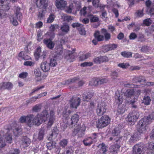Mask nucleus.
Segmentation results:
<instances>
[{"mask_svg": "<svg viewBox=\"0 0 154 154\" xmlns=\"http://www.w3.org/2000/svg\"><path fill=\"white\" fill-rule=\"evenodd\" d=\"M154 120V112H152L149 116L145 117L140 120L138 123V131L140 133H143L148 128V125L152 120Z\"/></svg>", "mask_w": 154, "mask_h": 154, "instance_id": "f257e3e1", "label": "nucleus"}, {"mask_svg": "<svg viewBox=\"0 0 154 154\" xmlns=\"http://www.w3.org/2000/svg\"><path fill=\"white\" fill-rule=\"evenodd\" d=\"M54 112L51 110L50 111V113L49 117L48 113L46 110H44L40 114H38V116H39L43 122H45L49 119V121L48 124V127H51L54 123L55 120V116Z\"/></svg>", "mask_w": 154, "mask_h": 154, "instance_id": "f03ea898", "label": "nucleus"}, {"mask_svg": "<svg viewBox=\"0 0 154 154\" xmlns=\"http://www.w3.org/2000/svg\"><path fill=\"white\" fill-rule=\"evenodd\" d=\"M110 119L107 116H102L96 122L97 127L98 128H103L107 126L110 122Z\"/></svg>", "mask_w": 154, "mask_h": 154, "instance_id": "7ed1b4c3", "label": "nucleus"}, {"mask_svg": "<svg viewBox=\"0 0 154 154\" xmlns=\"http://www.w3.org/2000/svg\"><path fill=\"white\" fill-rule=\"evenodd\" d=\"M107 109L106 104L104 102H100L98 103L96 109V112L99 116L104 114Z\"/></svg>", "mask_w": 154, "mask_h": 154, "instance_id": "20e7f679", "label": "nucleus"}, {"mask_svg": "<svg viewBox=\"0 0 154 154\" xmlns=\"http://www.w3.org/2000/svg\"><path fill=\"white\" fill-rule=\"evenodd\" d=\"M144 152V146L142 144H136L133 147V154H143Z\"/></svg>", "mask_w": 154, "mask_h": 154, "instance_id": "39448f33", "label": "nucleus"}, {"mask_svg": "<svg viewBox=\"0 0 154 154\" xmlns=\"http://www.w3.org/2000/svg\"><path fill=\"white\" fill-rule=\"evenodd\" d=\"M32 118V115H29L26 117L22 116L19 119L20 122L21 123H24L26 121L28 125L30 127L33 124V122H31V119Z\"/></svg>", "mask_w": 154, "mask_h": 154, "instance_id": "423d86ee", "label": "nucleus"}, {"mask_svg": "<svg viewBox=\"0 0 154 154\" xmlns=\"http://www.w3.org/2000/svg\"><path fill=\"white\" fill-rule=\"evenodd\" d=\"M139 113L137 111H134L129 113L128 116V121L129 122L136 121L139 117Z\"/></svg>", "mask_w": 154, "mask_h": 154, "instance_id": "0eeeda50", "label": "nucleus"}, {"mask_svg": "<svg viewBox=\"0 0 154 154\" xmlns=\"http://www.w3.org/2000/svg\"><path fill=\"white\" fill-rule=\"evenodd\" d=\"M45 129L44 128H41L39 131L37 135H34L33 141H35L37 140L39 141L42 140L45 134Z\"/></svg>", "mask_w": 154, "mask_h": 154, "instance_id": "6e6552de", "label": "nucleus"}, {"mask_svg": "<svg viewBox=\"0 0 154 154\" xmlns=\"http://www.w3.org/2000/svg\"><path fill=\"white\" fill-rule=\"evenodd\" d=\"M75 50H73L72 51L69 50L66 51L64 54L65 58L69 62H71L74 60L75 56L73 54Z\"/></svg>", "mask_w": 154, "mask_h": 154, "instance_id": "1a4fd4ad", "label": "nucleus"}, {"mask_svg": "<svg viewBox=\"0 0 154 154\" xmlns=\"http://www.w3.org/2000/svg\"><path fill=\"white\" fill-rule=\"evenodd\" d=\"M25 51H21L19 54L18 59L19 60H27L30 59V57L28 54V48L27 46L25 48Z\"/></svg>", "mask_w": 154, "mask_h": 154, "instance_id": "9d476101", "label": "nucleus"}, {"mask_svg": "<svg viewBox=\"0 0 154 154\" xmlns=\"http://www.w3.org/2000/svg\"><path fill=\"white\" fill-rule=\"evenodd\" d=\"M81 99L78 97H72L70 102V107L72 108L76 109L79 105Z\"/></svg>", "mask_w": 154, "mask_h": 154, "instance_id": "9b49d317", "label": "nucleus"}, {"mask_svg": "<svg viewBox=\"0 0 154 154\" xmlns=\"http://www.w3.org/2000/svg\"><path fill=\"white\" fill-rule=\"evenodd\" d=\"M67 5V2L64 0H56V6L58 9H64Z\"/></svg>", "mask_w": 154, "mask_h": 154, "instance_id": "f8f14e48", "label": "nucleus"}, {"mask_svg": "<svg viewBox=\"0 0 154 154\" xmlns=\"http://www.w3.org/2000/svg\"><path fill=\"white\" fill-rule=\"evenodd\" d=\"M145 151L147 153H152L154 152V143L150 142L144 146Z\"/></svg>", "mask_w": 154, "mask_h": 154, "instance_id": "ddd939ff", "label": "nucleus"}, {"mask_svg": "<svg viewBox=\"0 0 154 154\" xmlns=\"http://www.w3.org/2000/svg\"><path fill=\"white\" fill-rule=\"evenodd\" d=\"M137 128H138V131L139 134H138V132H136L135 133H134L133 134L131 135L129 141V143L130 144H132L134 143L136 141L138 140L140 134H141L142 133H140V132H139L138 131V125H137ZM145 131H146L143 133H145Z\"/></svg>", "mask_w": 154, "mask_h": 154, "instance_id": "4468645a", "label": "nucleus"}, {"mask_svg": "<svg viewBox=\"0 0 154 154\" xmlns=\"http://www.w3.org/2000/svg\"><path fill=\"white\" fill-rule=\"evenodd\" d=\"M59 26L57 24L51 25L50 27L51 32H47L46 35H48L51 38H53L54 36V34L53 32L56 29H59Z\"/></svg>", "mask_w": 154, "mask_h": 154, "instance_id": "2eb2a0df", "label": "nucleus"}, {"mask_svg": "<svg viewBox=\"0 0 154 154\" xmlns=\"http://www.w3.org/2000/svg\"><path fill=\"white\" fill-rule=\"evenodd\" d=\"M31 140L30 139L26 136L23 137L22 139L20 141L21 146H23L24 148L27 147L29 146Z\"/></svg>", "mask_w": 154, "mask_h": 154, "instance_id": "dca6fc26", "label": "nucleus"}, {"mask_svg": "<svg viewBox=\"0 0 154 154\" xmlns=\"http://www.w3.org/2000/svg\"><path fill=\"white\" fill-rule=\"evenodd\" d=\"M115 101L117 103L121 104L123 100V94H120L118 91H116L115 94Z\"/></svg>", "mask_w": 154, "mask_h": 154, "instance_id": "f3484780", "label": "nucleus"}, {"mask_svg": "<svg viewBox=\"0 0 154 154\" xmlns=\"http://www.w3.org/2000/svg\"><path fill=\"white\" fill-rule=\"evenodd\" d=\"M31 122H33V124L32 125V127L35 125L37 126L39 125L42 122V121L39 116H38V114L35 117L32 115V118L31 119Z\"/></svg>", "mask_w": 154, "mask_h": 154, "instance_id": "a211bd4d", "label": "nucleus"}, {"mask_svg": "<svg viewBox=\"0 0 154 154\" xmlns=\"http://www.w3.org/2000/svg\"><path fill=\"white\" fill-rule=\"evenodd\" d=\"M77 128H75L74 129L73 133L76 134L78 133L79 137H81L84 135V132L85 130V127H83L79 129V126Z\"/></svg>", "mask_w": 154, "mask_h": 154, "instance_id": "6ab92c4d", "label": "nucleus"}, {"mask_svg": "<svg viewBox=\"0 0 154 154\" xmlns=\"http://www.w3.org/2000/svg\"><path fill=\"white\" fill-rule=\"evenodd\" d=\"M138 82L141 84L144 85H145L153 86L154 85V82H147L146 83L145 78L142 76H139Z\"/></svg>", "mask_w": 154, "mask_h": 154, "instance_id": "aec40b11", "label": "nucleus"}, {"mask_svg": "<svg viewBox=\"0 0 154 154\" xmlns=\"http://www.w3.org/2000/svg\"><path fill=\"white\" fill-rule=\"evenodd\" d=\"M79 120V116L77 114L73 115L71 118V122L70 126V127L72 128L73 125L75 126Z\"/></svg>", "mask_w": 154, "mask_h": 154, "instance_id": "412c9836", "label": "nucleus"}, {"mask_svg": "<svg viewBox=\"0 0 154 154\" xmlns=\"http://www.w3.org/2000/svg\"><path fill=\"white\" fill-rule=\"evenodd\" d=\"M41 67L42 70L44 72H47L50 69V66L49 63L47 61H44L42 63L41 65Z\"/></svg>", "mask_w": 154, "mask_h": 154, "instance_id": "4be33fe9", "label": "nucleus"}, {"mask_svg": "<svg viewBox=\"0 0 154 154\" xmlns=\"http://www.w3.org/2000/svg\"><path fill=\"white\" fill-rule=\"evenodd\" d=\"M13 86V85L10 82H3L0 84V87L2 89H10Z\"/></svg>", "mask_w": 154, "mask_h": 154, "instance_id": "5701e85b", "label": "nucleus"}, {"mask_svg": "<svg viewBox=\"0 0 154 154\" xmlns=\"http://www.w3.org/2000/svg\"><path fill=\"white\" fill-rule=\"evenodd\" d=\"M45 39L44 40V43L49 48L51 49L54 48V44L53 42H52L51 40V38Z\"/></svg>", "mask_w": 154, "mask_h": 154, "instance_id": "b1692460", "label": "nucleus"}, {"mask_svg": "<svg viewBox=\"0 0 154 154\" xmlns=\"http://www.w3.org/2000/svg\"><path fill=\"white\" fill-rule=\"evenodd\" d=\"M36 4L39 8L42 7L45 8L48 6L46 0H37Z\"/></svg>", "mask_w": 154, "mask_h": 154, "instance_id": "393cba45", "label": "nucleus"}, {"mask_svg": "<svg viewBox=\"0 0 154 154\" xmlns=\"http://www.w3.org/2000/svg\"><path fill=\"white\" fill-rule=\"evenodd\" d=\"M100 0H88V2H90L92 1V4L93 6L95 8H98L100 7V9L104 8L105 6L102 5H99V3Z\"/></svg>", "mask_w": 154, "mask_h": 154, "instance_id": "a878e982", "label": "nucleus"}, {"mask_svg": "<svg viewBox=\"0 0 154 154\" xmlns=\"http://www.w3.org/2000/svg\"><path fill=\"white\" fill-rule=\"evenodd\" d=\"M47 93L46 92H44L42 94H41L38 95L37 97H32V98L26 101L27 103V104H29V103H32V102L35 101L38 98L44 96H45L46 95Z\"/></svg>", "mask_w": 154, "mask_h": 154, "instance_id": "bb28decb", "label": "nucleus"}, {"mask_svg": "<svg viewBox=\"0 0 154 154\" xmlns=\"http://www.w3.org/2000/svg\"><path fill=\"white\" fill-rule=\"evenodd\" d=\"M117 45L115 44H111L107 45L105 46L104 48V49L105 52H107L108 51L114 50L117 48Z\"/></svg>", "mask_w": 154, "mask_h": 154, "instance_id": "cd10ccee", "label": "nucleus"}, {"mask_svg": "<svg viewBox=\"0 0 154 154\" xmlns=\"http://www.w3.org/2000/svg\"><path fill=\"white\" fill-rule=\"evenodd\" d=\"M83 143L86 146H90L93 143V139L91 137H87L83 140Z\"/></svg>", "mask_w": 154, "mask_h": 154, "instance_id": "c85d7f7f", "label": "nucleus"}, {"mask_svg": "<svg viewBox=\"0 0 154 154\" xmlns=\"http://www.w3.org/2000/svg\"><path fill=\"white\" fill-rule=\"evenodd\" d=\"M120 147V145L116 144L112 145L109 148L110 151L114 153H116Z\"/></svg>", "mask_w": 154, "mask_h": 154, "instance_id": "c756f323", "label": "nucleus"}, {"mask_svg": "<svg viewBox=\"0 0 154 154\" xmlns=\"http://www.w3.org/2000/svg\"><path fill=\"white\" fill-rule=\"evenodd\" d=\"M94 36L98 41H101L104 40V36L103 35H101L98 31H97L95 32L94 34Z\"/></svg>", "mask_w": 154, "mask_h": 154, "instance_id": "7c9ffc66", "label": "nucleus"}, {"mask_svg": "<svg viewBox=\"0 0 154 154\" xmlns=\"http://www.w3.org/2000/svg\"><path fill=\"white\" fill-rule=\"evenodd\" d=\"M101 33L104 35V38L106 40H108L110 38V34L108 32L107 30L105 29H101Z\"/></svg>", "mask_w": 154, "mask_h": 154, "instance_id": "2f4dec72", "label": "nucleus"}, {"mask_svg": "<svg viewBox=\"0 0 154 154\" xmlns=\"http://www.w3.org/2000/svg\"><path fill=\"white\" fill-rule=\"evenodd\" d=\"M42 54L41 48L40 47H38L34 54L36 59L38 60L41 57Z\"/></svg>", "mask_w": 154, "mask_h": 154, "instance_id": "473e14b6", "label": "nucleus"}, {"mask_svg": "<svg viewBox=\"0 0 154 154\" xmlns=\"http://www.w3.org/2000/svg\"><path fill=\"white\" fill-rule=\"evenodd\" d=\"M93 96V94L92 93L88 92L87 94H85L83 96V100L88 101Z\"/></svg>", "mask_w": 154, "mask_h": 154, "instance_id": "72a5a7b5", "label": "nucleus"}, {"mask_svg": "<svg viewBox=\"0 0 154 154\" xmlns=\"http://www.w3.org/2000/svg\"><path fill=\"white\" fill-rule=\"evenodd\" d=\"M134 91L133 89H129L127 90L124 93V95L127 97L131 98L134 95Z\"/></svg>", "mask_w": 154, "mask_h": 154, "instance_id": "f704fd0d", "label": "nucleus"}, {"mask_svg": "<svg viewBox=\"0 0 154 154\" xmlns=\"http://www.w3.org/2000/svg\"><path fill=\"white\" fill-rule=\"evenodd\" d=\"M60 29L63 33H66L69 31V26L67 24H63L61 26Z\"/></svg>", "mask_w": 154, "mask_h": 154, "instance_id": "c9c22d12", "label": "nucleus"}, {"mask_svg": "<svg viewBox=\"0 0 154 154\" xmlns=\"http://www.w3.org/2000/svg\"><path fill=\"white\" fill-rule=\"evenodd\" d=\"M12 130H10L5 135V139L7 142L9 143H11L12 141V135L10 133V132Z\"/></svg>", "mask_w": 154, "mask_h": 154, "instance_id": "e433bc0d", "label": "nucleus"}, {"mask_svg": "<svg viewBox=\"0 0 154 154\" xmlns=\"http://www.w3.org/2000/svg\"><path fill=\"white\" fill-rule=\"evenodd\" d=\"M9 8L10 7L8 5H3V2L0 0V9H1L0 11L3 10L6 11H8Z\"/></svg>", "mask_w": 154, "mask_h": 154, "instance_id": "4c0bfd02", "label": "nucleus"}, {"mask_svg": "<svg viewBox=\"0 0 154 154\" xmlns=\"http://www.w3.org/2000/svg\"><path fill=\"white\" fill-rule=\"evenodd\" d=\"M116 142L117 143L116 144L119 145H122L124 141V137H120V136L117 137L115 139Z\"/></svg>", "mask_w": 154, "mask_h": 154, "instance_id": "58836bf2", "label": "nucleus"}, {"mask_svg": "<svg viewBox=\"0 0 154 154\" xmlns=\"http://www.w3.org/2000/svg\"><path fill=\"white\" fill-rule=\"evenodd\" d=\"M81 16H87L89 17V14L87 13V11L86 7H85L82 9L81 10L80 12Z\"/></svg>", "mask_w": 154, "mask_h": 154, "instance_id": "ea45409f", "label": "nucleus"}, {"mask_svg": "<svg viewBox=\"0 0 154 154\" xmlns=\"http://www.w3.org/2000/svg\"><path fill=\"white\" fill-rule=\"evenodd\" d=\"M151 99L148 96H144L143 100V103L146 105L149 104Z\"/></svg>", "mask_w": 154, "mask_h": 154, "instance_id": "a19ab883", "label": "nucleus"}, {"mask_svg": "<svg viewBox=\"0 0 154 154\" xmlns=\"http://www.w3.org/2000/svg\"><path fill=\"white\" fill-rule=\"evenodd\" d=\"M61 18L64 20L69 21L72 20V18L71 16H67L66 14H61Z\"/></svg>", "mask_w": 154, "mask_h": 154, "instance_id": "79ce46f5", "label": "nucleus"}, {"mask_svg": "<svg viewBox=\"0 0 154 154\" xmlns=\"http://www.w3.org/2000/svg\"><path fill=\"white\" fill-rule=\"evenodd\" d=\"M154 31V26L152 25L148 28V29L145 30V32L147 33V35L149 36Z\"/></svg>", "mask_w": 154, "mask_h": 154, "instance_id": "37998d69", "label": "nucleus"}, {"mask_svg": "<svg viewBox=\"0 0 154 154\" xmlns=\"http://www.w3.org/2000/svg\"><path fill=\"white\" fill-rule=\"evenodd\" d=\"M89 85L91 86H96L99 85L98 79H93L90 82Z\"/></svg>", "mask_w": 154, "mask_h": 154, "instance_id": "c03bdc74", "label": "nucleus"}, {"mask_svg": "<svg viewBox=\"0 0 154 154\" xmlns=\"http://www.w3.org/2000/svg\"><path fill=\"white\" fill-rule=\"evenodd\" d=\"M120 132V129L119 127H116L113 130L112 132V134L113 136H116L117 137L119 136H118Z\"/></svg>", "mask_w": 154, "mask_h": 154, "instance_id": "a18cd8bd", "label": "nucleus"}, {"mask_svg": "<svg viewBox=\"0 0 154 154\" xmlns=\"http://www.w3.org/2000/svg\"><path fill=\"white\" fill-rule=\"evenodd\" d=\"M13 133H14V135L15 136H17V135H20L22 134V129L20 127L16 128L14 130Z\"/></svg>", "mask_w": 154, "mask_h": 154, "instance_id": "49530a36", "label": "nucleus"}, {"mask_svg": "<svg viewBox=\"0 0 154 154\" xmlns=\"http://www.w3.org/2000/svg\"><path fill=\"white\" fill-rule=\"evenodd\" d=\"M122 55L125 57L128 58L132 57V53L130 52H122L121 53Z\"/></svg>", "mask_w": 154, "mask_h": 154, "instance_id": "de8ad7c7", "label": "nucleus"}, {"mask_svg": "<svg viewBox=\"0 0 154 154\" xmlns=\"http://www.w3.org/2000/svg\"><path fill=\"white\" fill-rule=\"evenodd\" d=\"M55 142H50L47 143V146L48 149L51 150L53 148L55 147Z\"/></svg>", "mask_w": 154, "mask_h": 154, "instance_id": "09e8293b", "label": "nucleus"}, {"mask_svg": "<svg viewBox=\"0 0 154 154\" xmlns=\"http://www.w3.org/2000/svg\"><path fill=\"white\" fill-rule=\"evenodd\" d=\"M68 143L67 140L63 139L60 141L59 144L61 147L64 148L67 145Z\"/></svg>", "mask_w": 154, "mask_h": 154, "instance_id": "8fccbe9b", "label": "nucleus"}, {"mask_svg": "<svg viewBox=\"0 0 154 154\" xmlns=\"http://www.w3.org/2000/svg\"><path fill=\"white\" fill-rule=\"evenodd\" d=\"M17 18L14 16H11L10 17V21L12 24L14 26H17L18 24Z\"/></svg>", "mask_w": 154, "mask_h": 154, "instance_id": "3c124183", "label": "nucleus"}, {"mask_svg": "<svg viewBox=\"0 0 154 154\" xmlns=\"http://www.w3.org/2000/svg\"><path fill=\"white\" fill-rule=\"evenodd\" d=\"M89 16L90 17V20L91 22H97L99 20L98 18L96 16L89 15Z\"/></svg>", "mask_w": 154, "mask_h": 154, "instance_id": "603ef678", "label": "nucleus"}, {"mask_svg": "<svg viewBox=\"0 0 154 154\" xmlns=\"http://www.w3.org/2000/svg\"><path fill=\"white\" fill-rule=\"evenodd\" d=\"M49 64L50 66H56L57 64V62L55 57H53L50 59Z\"/></svg>", "mask_w": 154, "mask_h": 154, "instance_id": "864d4df0", "label": "nucleus"}, {"mask_svg": "<svg viewBox=\"0 0 154 154\" xmlns=\"http://www.w3.org/2000/svg\"><path fill=\"white\" fill-rule=\"evenodd\" d=\"M55 16L53 14L50 15L49 17L47 20V23H51L53 22L55 18Z\"/></svg>", "mask_w": 154, "mask_h": 154, "instance_id": "5fc2aeb1", "label": "nucleus"}, {"mask_svg": "<svg viewBox=\"0 0 154 154\" xmlns=\"http://www.w3.org/2000/svg\"><path fill=\"white\" fill-rule=\"evenodd\" d=\"M73 151L72 147H68L66 148V152L62 154H73Z\"/></svg>", "mask_w": 154, "mask_h": 154, "instance_id": "6e6d98bb", "label": "nucleus"}, {"mask_svg": "<svg viewBox=\"0 0 154 154\" xmlns=\"http://www.w3.org/2000/svg\"><path fill=\"white\" fill-rule=\"evenodd\" d=\"M129 66L128 63H120L118 65L119 67L123 69L127 68Z\"/></svg>", "mask_w": 154, "mask_h": 154, "instance_id": "4d7b16f0", "label": "nucleus"}, {"mask_svg": "<svg viewBox=\"0 0 154 154\" xmlns=\"http://www.w3.org/2000/svg\"><path fill=\"white\" fill-rule=\"evenodd\" d=\"M80 34L82 35H85L86 34V32L83 25L80 27L79 29H78Z\"/></svg>", "mask_w": 154, "mask_h": 154, "instance_id": "13d9d810", "label": "nucleus"}, {"mask_svg": "<svg viewBox=\"0 0 154 154\" xmlns=\"http://www.w3.org/2000/svg\"><path fill=\"white\" fill-rule=\"evenodd\" d=\"M152 23V20L149 19H147L144 20L143 21V24L146 26H149Z\"/></svg>", "mask_w": 154, "mask_h": 154, "instance_id": "bf43d9fd", "label": "nucleus"}, {"mask_svg": "<svg viewBox=\"0 0 154 154\" xmlns=\"http://www.w3.org/2000/svg\"><path fill=\"white\" fill-rule=\"evenodd\" d=\"M42 31H41V30L39 31L37 33V40L39 41L40 42L41 41L42 37Z\"/></svg>", "mask_w": 154, "mask_h": 154, "instance_id": "052dcab7", "label": "nucleus"}, {"mask_svg": "<svg viewBox=\"0 0 154 154\" xmlns=\"http://www.w3.org/2000/svg\"><path fill=\"white\" fill-rule=\"evenodd\" d=\"M100 60L101 63H103L104 62H107L109 61V59L106 56H100Z\"/></svg>", "mask_w": 154, "mask_h": 154, "instance_id": "680f3d73", "label": "nucleus"}, {"mask_svg": "<svg viewBox=\"0 0 154 154\" xmlns=\"http://www.w3.org/2000/svg\"><path fill=\"white\" fill-rule=\"evenodd\" d=\"M40 69H37L34 71V74L36 76L40 77L41 75V72Z\"/></svg>", "mask_w": 154, "mask_h": 154, "instance_id": "e2e57ef3", "label": "nucleus"}, {"mask_svg": "<svg viewBox=\"0 0 154 154\" xmlns=\"http://www.w3.org/2000/svg\"><path fill=\"white\" fill-rule=\"evenodd\" d=\"M71 112V111L69 110L67 112H66V110L64 111L63 113V117L65 118L66 119L69 117V115L70 113Z\"/></svg>", "mask_w": 154, "mask_h": 154, "instance_id": "0e129e2a", "label": "nucleus"}, {"mask_svg": "<svg viewBox=\"0 0 154 154\" xmlns=\"http://www.w3.org/2000/svg\"><path fill=\"white\" fill-rule=\"evenodd\" d=\"M99 146H101V149L103 153H105V152L107 151V147L105 146L104 144L102 143V144H100Z\"/></svg>", "mask_w": 154, "mask_h": 154, "instance_id": "69168bd1", "label": "nucleus"}, {"mask_svg": "<svg viewBox=\"0 0 154 154\" xmlns=\"http://www.w3.org/2000/svg\"><path fill=\"white\" fill-rule=\"evenodd\" d=\"M41 109V106L39 105H36L33 107L32 110L35 112L39 111Z\"/></svg>", "mask_w": 154, "mask_h": 154, "instance_id": "338daca9", "label": "nucleus"}, {"mask_svg": "<svg viewBox=\"0 0 154 154\" xmlns=\"http://www.w3.org/2000/svg\"><path fill=\"white\" fill-rule=\"evenodd\" d=\"M20 152V150L18 149H14L10 151L9 154H19Z\"/></svg>", "mask_w": 154, "mask_h": 154, "instance_id": "774afa93", "label": "nucleus"}]
</instances>
